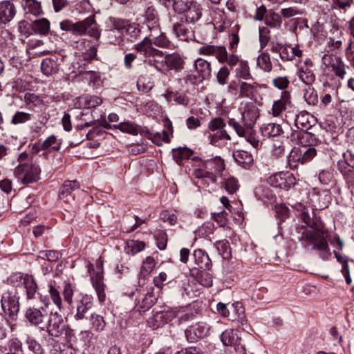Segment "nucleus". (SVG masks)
<instances>
[{"mask_svg":"<svg viewBox=\"0 0 354 354\" xmlns=\"http://www.w3.org/2000/svg\"><path fill=\"white\" fill-rule=\"evenodd\" d=\"M292 207L299 212V218L308 227L306 228L302 226L297 229L298 234H301L298 239L306 241L323 260H328L331 257L332 252L328 245L330 243L333 248V254L337 261L342 263V273L346 282L350 284L351 278L347 257L340 253L344 245V241L337 234L331 235L324 227L316 225L310 214L313 209L310 203H296Z\"/></svg>","mask_w":354,"mask_h":354,"instance_id":"1","label":"nucleus"},{"mask_svg":"<svg viewBox=\"0 0 354 354\" xmlns=\"http://www.w3.org/2000/svg\"><path fill=\"white\" fill-rule=\"evenodd\" d=\"M18 165L14 169V175L23 184L37 182L39 179L41 169L35 161L32 153L24 151L17 156Z\"/></svg>","mask_w":354,"mask_h":354,"instance_id":"2","label":"nucleus"},{"mask_svg":"<svg viewBox=\"0 0 354 354\" xmlns=\"http://www.w3.org/2000/svg\"><path fill=\"white\" fill-rule=\"evenodd\" d=\"M136 49L145 56L144 62L146 64L163 73L165 54L153 48L151 39L145 37L141 42L136 45Z\"/></svg>","mask_w":354,"mask_h":354,"instance_id":"3","label":"nucleus"},{"mask_svg":"<svg viewBox=\"0 0 354 354\" xmlns=\"http://www.w3.org/2000/svg\"><path fill=\"white\" fill-rule=\"evenodd\" d=\"M316 155L317 151L313 147H294L287 156V163L291 169H294L299 163L306 164L311 161Z\"/></svg>","mask_w":354,"mask_h":354,"instance_id":"4","label":"nucleus"},{"mask_svg":"<svg viewBox=\"0 0 354 354\" xmlns=\"http://www.w3.org/2000/svg\"><path fill=\"white\" fill-rule=\"evenodd\" d=\"M1 315L10 320H15L19 311V297L15 289L3 292L1 299Z\"/></svg>","mask_w":354,"mask_h":354,"instance_id":"5","label":"nucleus"},{"mask_svg":"<svg viewBox=\"0 0 354 354\" xmlns=\"http://www.w3.org/2000/svg\"><path fill=\"white\" fill-rule=\"evenodd\" d=\"M8 280L14 286H23L28 299L35 298L38 287L32 276L17 272L11 274Z\"/></svg>","mask_w":354,"mask_h":354,"instance_id":"6","label":"nucleus"},{"mask_svg":"<svg viewBox=\"0 0 354 354\" xmlns=\"http://www.w3.org/2000/svg\"><path fill=\"white\" fill-rule=\"evenodd\" d=\"M313 121V117L309 113L306 111L299 113L295 120V125L300 131H296L292 133V140H295L296 138L298 139H308L311 135L307 133L306 131L311 127Z\"/></svg>","mask_w":354,"mask_h":354,"instance_id":"7","label":"nucleus"},{"mask_svg":"<svg viewBox=\"0 0 354 354\" xmlns=\"http://www.w3.org/2000/svg\"><path fill=\"white\" fill-rule=\"evenodd\" d=\"M228 124L234 129L239 137L244 138L253 147H259L260 141L256 136L253 127H243L241 123L234 119H230L228 121Z\"/></svg>","mask_w":354,"mask_h":354,"instance_id":"8","label":"nucleus"},{"mask_svg":"<svg viewBox=\"0 0 354 354\" xmlns=\"http://www.w3.org/2000/svg\"><path fill=\"white\" fill-rule=\"evenodd\" d=\"M106 31L108 33L109 42L111 44H115L117 37H120L122 30L127 27V21L114 17H109L105 22Z\"/></svg>","mask_w":354,"mask_h":354,"instance_id":"9","label":"nucleus"},{"mask_svg":"<svg viewBox=\"0 0 354 354\" xmlns=\"http://www.w3.org/2000/svg\"><path fill=\"white\" fill-rule=\"evenodd\" d=\"M297 75L299 79L305 84H313L315 80V75L312 69L313 62L310 58L300 61L296 65Z\"/></svg>","mask_w":354,"mask_h":354,"instance_id":"10","label":"nucleus"},{"mask_svg":"<svg viewBox=\"0 0 354 354\" xmlns=\"http://www.w3.org/2000/svg\"><path fill=\"white\" fill-rule=\"evenodd\" d=\"M205 160H198V165H196V168L194 169L193 172V176L196 180L195 183L200 186V184L204 186L208 185L211 183L215 182V176L212 172L209 171V168L205 167V165L203 164Z\"/></svg>","mask_w":354,"mask_h":354,"instance_id":"11","label":"nucleus"},{"mask_svg":"<svg viewBox=\"0 0 354 354\" xmlns=\"http://www.w3.org/2000/svg\"><path fill=\"white\" fill-rule=\"evenodd\" d=\"M47 330L50 335L53 337H59L64 333L66 330V324L62 317L57 313H51Z\"/></svg>","mask_w":354,"mask_h":354,"instance_id":"12","label":"nucleus"},{"mask_svg":"<svg viewBox=\"0 0 354 354\" xmlns=\"http://www.w3.org/2000/svg\"><path fill=\"white\" fill-rule=\"evenodd\" d=\"M88 270L91 275V279L93 288H95L100 302H103L105 299L104 284L103 283V275L100 272H95L93 264L89 263Z\"/></svg>","mask_w":354,"mask_h":354,"instance_id":"13","label":"nucleus"},{"mask_svg":"<svg viewBox=\"0 0 354 354\" xmlns=\"http://www.w3.org/2000/svg\"><path fill=\"white\" fill-rule=\"evenodd\" d=\"M322 61L324 65L331 68L337 77L344 78L346 73V66L340 57L333 55H324Z\"/></svg>","mask_w":354,"mask_h":354,"instance_id":"14","label":"nucleus"},{"mask_svg":"<svg viewBox=\"0 0 354 354\" xmlns=\"http://www.w3.org/2000/svg\"><path fill=\"white\" fill-rule=\"evenodd\" d=\"M76 313L75 318L82 319L86 313L93 306L92 297L86 294L80 293L75 298Z\"/></svg>","mask_w":354,"mask_h":354,"instance_id":"15","label":"nucleus"},{"mask_svg":"<svg viewBox=\"0 0 354 354\" xmlns=\"http://www.w3.org/2000/svg\"><path fill=\"white\" fill-rule=\"evenodd\" d=\"M210 327L205 322H198L192 325L185 330V335L188 340L192 342L197 341L198 339L207 336Z\"/></svg>","mask_w":354,"mask_h":354,"instance_id":"16","label":"nucleus"},{"mask_svg":"<svg viewBox=\"0 0 354 354\" xmlns=\"http://www.w3.org/2000/svg\"><path fill=\"white\" fill-rule=\"evenodd\" d=\"M268 183L274 187L288 189L295 184V178L292 174L280 172L271 176Z\"/></svg>","mask_w":354,"mask_h":354,"instance_id":"17","label":"nucleus"},{"mask_svg":"<svg viewBox=\"0 0 354 354\" xmlns=\"http://www.w3.org/2000/svg\"><path fill=\"white\" fill-rule=\"evenodd\" d=\"M184 63L183 59L178 53L165 54L163 73H167L172 70L180 71L183 68Z\"/></svg>","mask_w":354,"mask_h":354,"instance_id":"18","label":"nucleus"},{"mask_svg":"<svg viewBox=\"0 0 354 354\" xmlns=\"http://www.w3.org/2000/svg\"><path fill=\"white\" fill-rule=\"evenodd\" d=\"M207 139L210 145L223 148L226 147L231 140L230 135L226 130L216 132H206Z\"/></svg>","mask_w":354,"mask_h":354,"instance_id":"19","label":"nucleus"},{"mask_svg":"<svg viewBox=\"0 0 354 354\" xmlns=\"http://www.w3.org/2000/svg\"><path fill=\"white\" fill-rule=\"evenodd\" d=\"M221 341L224 346H234L236 350H239V347H243L236 330L227 329L223 331L221 335Z\"/></svg>","mask_w":354,"mask_h":354,"instance_id":"20","label":"nucleus"},{"mask_svg":"<svg viewBox=\"0 0 354 354\" xmlns=\"http://www.w3.org/2000/svg\"><path fill=\"white\" fill-rule=\"evenodd\" d=\"M48 315L47 310L44 308H29L26 310V317L32 325L37 326L44 322Z\"/></svg>","mask_w":354,"mask_h":354,"instance_id":"21","label":"nucleus"},{"mask_svg":"<svg viewBox=\"0 0 354 354\" xmlns=\"http://www.w3.org/2000/svg\"><path fill=\"white\" fill-rule=\"evenodd\" d=\"M290 106V95L288 91H284L281 93L280 99L274 102L271 113L274 117H279L283 111Z\"/></svg>","mask_w":354,"mask_h":354,"instance_id":"22","label":"nucleus"},{"mask_svg":"<svg viewBox=\"0 0 354 354\" xmlns=\"http://www.w3.org/2000/svg\"><path fill=\"white\" fill-rule=\"evenodd\" d=\"M173 31L177 37L183 41H188L194 37L192 28L188 26V22L183 20L174 24Z\"/></svg>","mask_w":354,"mask_h":354,"instance_id":"23","label":"nucleus"},{"mask_svg":"<svg viewBox=\"0 0 354 354\" xmlns=\"http://www.w3.org/2000/svg\"><path fill=\"white\" fill-rule=\"evenodd\" d=\"M225 49L223 46L205 44L198 48V53L203 55L214 56L221 62L224 57Z\"/></svg>","mask_w":354,"mask_h":354,"instance_id":"24","label":"nucleus"},{"mask_svg":"<svg viewBox=\"0 0 354 354\" xmlns=\"http://www.w3.org/2000/svg\"><path fill=\"white\" fill-rule=\"evenodd\" d=\"M259 116L258 109L254 105H249L245 109L243 114V127H253L256 120Z\"/></svg>","mask_w":354,"mask_h":354,"instance_id":"25","label":"nucleus"},{"mask_svg":"<svg viewBox=\"0 0 354 354\" xmlns=\"http://www.w3.org/2000/svg\"><path fill=\"white\" fill-rule=\"evenodd\" d=\"M279 53L281 59L287 61L292 60L296 57H301L302 55V51L298 46H281L279 48Z\"/></svg>","mask_w":354,"mask_h":354,"instance_id":"26","label":"nucleus"},{"mask_svg":"<svg viewBox=\"0 0 354 354\" xmlns=\"http://www.w3.org/2000/svg\"><path fill=\"white\" fill-rule=\"evenodd\" d=\"M15 15V8L10 1H0V22L10 21Z\"/></svg>","mask_w":354,"mask_h":354,"instance_id":"27","label":"nucleus"},{"mask_svg":"<svg viewBox=\"0 0 354 354\" xmlns=\"http://www.w3.org/2000/svg\"><path fill=\"white\" fill-rule=\"evenodd\" d=\"M193 256L195 259V263L199 269L204 270L210 269L212 266L211 260L205 251L201 249L196 250L194 252Z\"/></svg>","mask_w":354,"mask_h":354,"instance_id":"28","label":"nucleus"},{"mask_svg":"<svg viewBox=\"0 0 354 354\" xmlns=\"http://www.w3.org/2000/svg\"><path fill=\"white\" fill-rule=\"evenodd\" d=\"M311 84H305L301 89V93L304 101L308 105L315 106L318 103V95L317 91Z\"/></svg>","mask_w":354,"mask_h":354,"instance_id":"29","label":"nucleus"},{"mask_svg":"<svg viewBox=\"0 0 354 354\" xmlns=\"http://www.w3.org/2000/svg\"><path fill=\"white\" fill-rule=\"evenodd\" d=\"M194 68L197 74L203 79L209 78L211 75V65L209 62L202 58H198L194 62Z\"/></svg>","mask_w":354,"mask_h":354,"instance_id":"30","label":"nucleus"},{"mask_svg":"<svg viewBox=\"0 0 354 354\" xmlns=\"http://www.w3.org/2000/svg\"><path fill=\"white\" fill-rule=\"evenodd\" d=\"M165 126L167 127V131L164 130L161 132H156L153 134L151 140L153 143L160 146L162 145L163 142H169V132L172 133V125L170 121H167L166 122Z\"/></svg>","mask_w":354,"mask_h":354,"instance_id":"31","label":"nucleus"},{"mask_svg":"<svg viewBox=\"0 0 354 354\" xmlns=\"http://www.w3.org/2000/svg\"><path fill=\"white\" fill-rule=\"evenodd\" d=\"M233 157L243 167H250L254 161L252 154L244 150H236L234 151Z\"/></svg>","mask_w":354,"mask_h":354,"instance_id":"32","label":"nucleus"},{"mask_svg":"<svg viewBox=\"0 0 354 354\" xmlns=\"http://www.w3.org/2000/svg\"><path fill=\"white\" fill-rule=\"evenodd\" d=\"M95 24V19L93 17H89L84 20L73 24V34L83 35H85L88 29Z\"/></svg>","mask_w":354,"mask_h":354,"instance_id":"33","label":"nucleus"},{"mask_svg":"<svg viewBox=\"0 0 354 354\" xmlns=\"http://www.w3.org/2000/svg\"><path fill=\"white\" fill-rule=\"evenodd\" d=\"M41 70L46 76H50L57 73L58 64L55 59L46 58L41 64Z\"/></svg>","mask_w":354,"mask_h":354,"instance_id":"34","label":"nucleus"},{"mask_svg":"<svg viewBox=\"0 0 354 354\" xmlns=\"http://www.w3.org/2000/svg\"><path fill=\"white\" fill-rule=\"evenodd\" d=\"M79 186V183L77 180L66 181L59 190V198L64 201L68 202V197L71 196V192L78 189Z\"/></svg>","mask_w":354,"mask_h":354,"instance_id":"35","label":"nucleus"},{"mask_svg":"<svg viewBox=\"0 0 354 354\" xmlns=\"http://www.w3.org/2000/svg\"><path fill=\"white\" fill-rule=\"evenodd\" d=\"M261 133L266 137H275L280 136L283 132L281 126L276 123H268L261 127Z\"/></svg>","mask_w":354,"mask_h":354,"instance_id":"36","label":"nucleus"},{"mask_svg":"<svg viewBox=\"0 0 354 354\" xmlns=\"http://www.w3.org/2000/svg\"><path fill=\"white\" fill-rule=\"evenodd\" d=\"M192 155V151L187 147H178L172 150L174 160L179 165H182L185 160L189 159Z\"/></svg>","mask_w":354,"mask_h":354,"instance_id":"37","label":"nucleus"},{"mask_svg":"<svg viewBox=\"0 0 354 354\" xmlns=\"http://www.w3.org/2000/svg\"><path fill=\"white\" fill-rule=\"evenodd\" d=\"M189 3V7L185 15V21L194 23L200 19L201 11L196 2L190 1Z\"/></svg>","mask_w":354,"mask_h":354,"instance_id":"38","label":"nucleus"},{"mask_svg":"<svg viewBox=\"0 0 354 354\" xmlns=\"http://www.w3.org/2000/svg\"><path fill=\"white\" fill-rule=\"evenodd\" d=\"M35 35H44L50 30V22L46 18L35 20L32 22Z\"/></svg>","mask_w":354,"mask_h":354,"instance_id":"39","label":"nucleus"},{"mask_svg":"<svg viewBox=\"0 0 354 354\" xmlns=\"http://www.w3.org/2000/svg\"><path fill=\"white\" fill-rule=\"evenodd\" d=\"M113 127L115 128H118L122 132L127 133L133 136L138 135L142 131L141 127L132 122H121L118 125H114Z\"/></svg>","mask_w":354,"mask_h":354,"instance_id":"40","label":"nucleus"},{"mask_svg":"<svg viewBox=\"0 0 354 354\" xmlns=\"http://www.w3.org/2000/svg\"><path fill=\"white\" fill-rule=\"evenodd\" d=\"M324 94L321 96L320 103L324 107L328 106L331 102L333 97L336 95L337 91L335 88H331L329 84L324 85Z\"/></svg>","mask_w":354,"mask_h":354,"instance_id":"41","label":"nucleus"},{"mask_svg":"<svg viewBox=\"0 0 354 354\" xmlns=\"http://www.w3.org/2000/svg\"><path fill=\"white\" fill-rule=\"evenodd\" d=\"M164 97L168 102L174 101L177 104L185 106L189 102L188 98L184 94L178 92L167 91L164 94Z\"/></svg>","mask_w":354,"mask_h":354,"instance_id":"42","label":"nucleus"},{"mask_svg":"<svg viewBox=\"0 0 354 354\" xmlns=\"http://www.w3.org/2000/svg\"><path fill=\"white\" fill-rule=\"evenodd\" d=\"M62 142L58 140L54 135L48 137L41 145V149L42 150H53L58 151L60 149Z\"/></svg>","mask_w":354,"mask_h":354,"instance_id":"43","label":"nucleus"},{"mask_svg":"<svg viewBox=\"0 0 354 354\" xmlns=\"http://www.w3.org/2000/svg\"><path fill=\"white\" fill-rule=\"evenodd\" d=\"M80 45H84V46L86 48L84 50V49H81L82 57L84 59L91 60L95 57L97 48L94 45L91 44V43L86 40H82L80 43Z\"/></svg>","mask_w":354,"mask_h":354,"instance_id":"44","label":"nucleus"},{"mask_svg":"<svg viewBox=\"0 0 354 354\" xmlns=\"http://www.w3.org/2000/svg\"><path fill=\"white\" fill-rule=\"evenodd\" d=\"M22 6L26 15L32 14L35 16H39L42 13L39 1H25V3Z\"/></svg>","mask_w":354,"mask_h":354,"instance_id":"45","label":"nucleus"},{"mask_svg":"<svg viewBox=\"0 0 354 354\" xmlns=\"http://www.w3.org/2000/svg\"><path fill=\"white\" fill-rule=\"evenodd\" d=\"M148 325L153 329L158 328L167 324V321L162 314V311L157 312L147 321Z\"/></svg>","mask_w":354,"mask_h":354,"instance_id":"46","label":"nucleus"},{"mask_svg":"<svg viewBox=\"0 0 354 354\" xmlns=\"http://www.w3.org/2000/svg\"><path fill=\"white\" fill-rule=\"evenodd\" d=\"M257 65L261 69L266 72H270L272 70V63L270 61V55L268 53H263L257 59Z\"/></svg>","mask_w":354,"mask_h":354,"instance_id":"47","label":"nucleus"},{"mask_svg":"<svg viewBox=\"0 0 354 354\" xmlns=\"http://www.w3.org/2000/svg\"><path fill=\"white\" fill-rule=\"evenodd\" d=\"M156 263L153 258L148 257L142 263V266L140 269V275L145 278L149 276L152 270L155 268Z\"/></svg>","mask_w":354,"mask_h":354,"instance_id":"48","label":"nucleus"},{"mask_svg":"<svg viewBox=\"0 0 354 354\" xmlns=\"http://www.w3.org/2000/svg\"><path fill=\"white\" fill-rule=\"evenodd\" d=\"M48 293L54 304L59 309H62V301L58 290L53 285L48 286Z\"/></svg>","mask_w":354,"mask_h":354,"instance_id":"49","label":"nucleus"},{"mask_svg":"<svg viewBox=\"0 0 354 354\" xmlns=\"http://www.w3.org/2000/svg\"><path fill=\"white\" fill-rule=\"evenodd\" d=\"M236 72L237 76L240 78L244 80H249L251 78L250 68L247 62H240L238 68L236 69Z\"/></svg>","mask_w":354,"mask_h":354,"instance_id":"50","label":"nucleus"},{"mask_svg":"<svg viewBox=\"0 0 354 354\" xmlns=\"http://www.w3.org/2000/svg\"><path fill=\"white\" fill-rule=\"evenodd\" d=\"M18 28L20 34L24 36L25 38L35 35L32 23L30 24L26 21H21L19 23Z\"/></svg>","mask_w":354,"mask_h":354,"instance_id":"51","label":"nucleus"},{"mask_svg":"<svg viewBox=\"0 0 354 354\" xmlns=\"http://www.w3.org/2000/svg\"><path fill=\"white\" fill-rule=\"evenodd\" d=\"M74 293V286L70 283H64L62 290V295L64 301L68 304H73V296Z\"/></svg>","mask_w":354,"mask_h":354,"instance_id":"52","label":"nucleus"},{"mask_svg":"<svg viewBox=\"0 0 354 354\" xmlns=\"http://www.w3.org/2000/svg\"><path fill=\"white\" fill-rule=\"evenodd\" d=\"M266 24L270 27L279 28L281 24V18L279 14L271 12L265 17Z\"/></svg>","mask_w":354,"mask_h":354,"instance_id":"53","label":"nucleus"},{"mask_svg":"<svg viewBox=\"0 0 354 354\" xmlns=\"http://www.w3.org/2000/svg\"><path fill=\"white\" fill-rule=\"evenodd\" d=\"M32 119V115L23 112V111H17L12 117L11 122L13 124H19L25 123Z\"/></svg>","mask_w":354,"mask_h":354,"instance_id":"54","label":"nucleus"},{"mask_svg":"<svg viewBox=\"0 0 354 354\" xmlns=\"http://www.w3.org/2000/svg\"><path fill=\"white\" fill-rule=\"evenodd\" d=\"M198 281L205 287H210L212 285V277L207 270H201L197 274Z\"/></svg>","mask_w":354,"mask_h":354,"instance_id":"55","label":"nucleus"},{"mask_svg":"<svg viewBox=\"0 0 354 354\" xmlns=\"http://www.w3.org/2000/svg\"><path fill=\"white\" fill-rule=\"evenodd\" d=\"M239 180L236 178L230 176L225 180V188L229 194L235 193L239 189Z\"/></svg>","mask_w":354,"mask_h":354,"instance_id":"56","label":"nucleus"},{"mask_svg":"<svg viewBox=\"0 0 354 354\" xmlns=\"http://www.w3.org/2000/svg\"><path fill=\"white\" fill-rule=\"evenodd\" d=\"M145 245L142 241L133 240L129 241L127 242V253L135 254L142 250L145 248Z\"/></svg>","mask_w":354,"mask_h":354,"instance_id":"57","label":"nucleus"},{"mask_svg":"<svg viewBox=\"0 0 354 354\" xmlns=\"http://www.w3.org/2000/svg\"><path fill=\"white\" fill-rule=\"evenodd\" d=\"M90 322L93 328L97 331H102L105 326L104 318L96 314L91 315Z\"/></svg>","mask_w":354,"mask_h":354,"instance_id":"58","label":"nucleus"},{"mask_svg":"<svg viewBox=\"0 0 354 354\" xmlns=\"http://www.w3.org/2000/svg\"><path fill=\"white\" fill-rule=\"evenodd\" d=\"M126 29L127 35L129 37V39L133 41L136 39L140 33V30L139 28V25L137 24H129L127 21V27Z\"/></svg>","mask_w":354,"mask_h":354,"instance_id":"59","label":"nucleus"},{"mask_svg":"<svg viewBox=\"0 0 354 354\" xmlns=\"http://www.w3.org/2000/svg\"><path fill=\"white\" fill-rule=\"evenodd\" d=\"M203 164L205 165V167L209 169L215 167V169L218 171H221L225 169L223 160L221 158L205 160Z\"/></svg>","mask_w":354,"mask_h":354,"instance_id":"60","label":"nucleus"},{"mask_svg":"<svg viewBox=\"0 0 354 354\" xmlns=\"http://www.w3.org/2000/svg\"><path fill=\"white\" fill-rule=\"evenodd\" d=\"M230 70L225 66H222L216 73L217 82L221 85H225L228 81Z\"/></svg>","mask_w":354,"mask_h":354,"instance_id":"61","label":"nucleus"},{"mask_svg":"<svg viewBox=\"0 0 354 354\" xmlns=\"http://www.w3.org/2000/svg\"><path fill=\"white\" fill-rule=\"evenodd\" d=\"M209 131L208 132H216L220 131H225V123L221 118H215L212 120L208 124Z\"/></svg>","mask_w":354,"mask_h":354,"instance_id":"62","label":"nucleus"},{"mask_svg":"<svg viewBox=\"0 0 354 354\" xmlns=\"http://www.w3.org/2000/svg\"><path fill=\"white\" fill-rule=\"evenodd\" d=\"M156 300V297L153 294L152 292H148L145 297L142 299L141 304H140V308H142L145 311L147 309L151 308Z\"/></svg>","mask_w":354,"mask_h":354,"instance_id":"63","label":"nucleus"},{"mask_svg":"<svg viewBox=\"0 0 354 354\" xmlns=\"http://www.w3.org/2000/svg\"><path fill=\"white\" fill-rule=\"evenodd\" d=\"M153 86V83L148 78L145 77L139 78L137 82V87L138 90L144 93H147L151 91Z\"/></svg>","mask_w":354,"mask_h":354,"instance_id":"64","label":"nucleus"}]
</instances>
